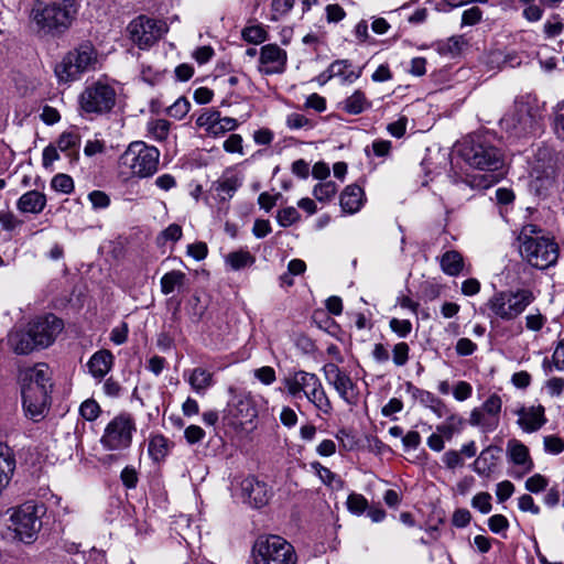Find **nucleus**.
Here are the masks:
<instances>
[{
	"label": "nucleus",
	"instance_id": "obj_64",
	"mask_svg": "<svg viewBox=\"0 0 564 564\" xmlns=\"http://www.w3.org/2000/svg\"><path fill=\"white\" fill-rule=\"evenodd\" d=\"M546 323V317L542 315L539 311L534 314H529L525 316V327L532 332H539L543 328Z\"/></svg>",
	"mask_w": 564,
	"mask_h": 564
},
{
	"label": "nucleus",
	"instance_id": "obj_1",
	"mask_svg": "<svg viewBox=\"0 0 564 564\" xmlns=\"http://www.w3.org/2000/svg\"><path fill=\"white\" fill-rule=\"evenodd\" d=\"M22 404L25 415L40 422L46 415L53 388L50 367L40 362L20 372Z\"/></svg>",
	"mask_w": 564,
	"mask_h": 564
},
{
	"label": "nucleus",
	"instance_id": "obj_19",
	"mask_svg": "<svg viewBox=\"0 0 564 564\" xmlns=\"http://www.w3.org/2000/svg\"><path fill=\"white\" fill-rule=\"evenodd\" d=\"M228 412L234 417L235 425L251 423L258 415L252 398L246 393L236 394L232 398L228 404Z\"/></svg>",
	"mask_w": 564,
	"mask_h": 564
},
{
	"label": "nucleus",
	"instance_id": "obj_4",
	"mask_svg": "<svg viewBox=\"0 0 564 564\" xmlns=\"http://www.w3.org/2000/svg\"><path fill=\"white\" fill-rule=\"evenodd\" d=\"M76 2H34L30 18L39 32L54 33L67 29L76 13Z\"/></svg>",
	"mask_w": 564,
	"mask_h": 564
},
{
	"label": "nucleus",
	"instance_id": "obj_12",
	"mask_svg": "<svg viewBox=\"0 0 564 564\" xmlns=\"http://www.w3.org/2000/svg\"><path fill=\"white\" fill-rule=\"evenodd\" d=\"M169 31L167 24L147 15H139L127 26L131 42L140 50L153 46Z\"/></svg>",
	"mask_w": 564,
	"mask_h": 564
},
{
	"label": "nucleus",
	"instance_id": "obj_56",
	"mask_svg": "<svg viewBox=\"0 0 564 564\" xmlns=\"http://www.w3.org/2000/svg\"><path fill=\"white\" fill-rule=\"evenodd\" d=\"M80 415L87 421H94L99 416L100 406L91 399L84 401L79 406Z\"/></svg>",
	"mask_w": 564,
	"mask_h": 564
},
{
	"label": "nucleus",
	"instance_id": "obj_8",
	"mask_svg": "<svg viewBox=\"0 0 564 564\" xmlns=\"http://www.w3.org/2000/svg\"><path fill=\"white\" fill-rule=\"evenodd\" d=\"M160 151L143 141L129 144L120 156V164L129 169L133 176L145 178L154 175L159 169Z\"/></svg>",
	"mask_w": 564,
	"mask_h": 564
},
{
	"label": "nucleus",
	"instance_id": "obj_35",
	"mask_svg": "<svg viewBox=\"0 0 564 564\" xmlns=\"http://www.w3.org/2000/svg\"><path fill=\"white\" fill-rule=\"evenodd\" d=\"M329 68L334 77H340L349 83L355 82L361 75V70L355 69L348 59H336L329 65Z\"/></svg>",
	"mask_w": 564,
	"mask_h": 564
},
{
	"label": "nucleus",
	"instance_id": "obj_7",
	"mask_svg": "<svg viewBox=\"0 0 564 564\" xmlns=\"http://www.w3.org/2000/svg\"><path fill=\"white\" fill-rule=\"evenodd\" d=\"M535 300L530 289L507 290L495 293L487 302L490 313L506 322L519 317Z\"/></svg>",
	"mask_w": 564,
	"mask_h": 564
},
{
	"label": "nucleus",
	"instance_id": "obj_15",
	"mask_svg": "<svg viewBox=\"0 0 564 564\" xmlns=\"http://www.w3.org/2000/svg\"><path fill=\"white\" fill-rule=\"evenodd\" d=\"M29 324L40 348L51 346L64 328L63 321L54 314H47Z\"/></svg>",
	"mask_w": 564,
	"mask_h": 564
},
{
	"label": "nucleus",
	"instance_id": "obj_60",
	"mask_svg": "<svg viewBox=\"0 0 564 564\" xmlns=\"http://www.w3.org/2000/svg\"><path fill=\"white\" fill-rule=\"evenodd\" d=\"M88 199L94 209H106L110 205V197L102 191L90 192Z\"/></svg>",
	"mask_w": 564,
	"mask_h": 564
},
{
	"label": "nucleus",
	"instance_id": "obj_16",
	"mask_svg": "<svg viewBox=\"0 0 564 564\" xmlns=\"http://www.w3.org/2000/svg\"><path fill=\"white\" fill-rule=\"evenodd\" d=\"M241 497L245 503L259 509L268 505L272 491L264 481L254 476H248L240 482Z\"/></svg>",
	"mask_w": 564,
	"mask_h": 564
},
{
	"label": "nucleus",
	"instance_id": "obj_5",
	"mask_svg": "<svg viewBox=\"0 0 564 564\" xmlns=\"http://www.w3.org/2000/svg\"><path fill=\"white\" fill-rule=\"evenodd\" d=\"M45 513V505L35 500L25 501L14 508L10 516L14 539L25 544L33 543L42 529Z\"/></svg>",
	"mask_w": 564,
	"mask_h": 564
},
{
	"label": "nucleus",
	"instance_id": "obj_31",
	"mask_svg": "<svg viewBox=\"0 0 564 564\" xmlns=\"http://www.w3.org/2000/svg\"><path fill=\"white\" fill-rule=\"evenodd\" d=\"M15 469V458L9 446L0 443V494L9 485Z\"/></svg>",
	"mask_w": 564,
	"mask_h": 564
},
{
	"label": "nucleus",
	"instance_id": "obj_29",
	"mask_svg": "<svg viewBox=\"0 0 564 564\" xmlns=\"http://www.w3.org/2000/svg\"><path fill=\"white\" fill-rule=\"evenodd\" d=\"M46 206V196L39 191L24 193L17 202V208L21 213L40 214Z\"/></svg>",
	"mask_w": 564,
	"mask_h": 564
},
{
	"label": "nucleus",
	"instance_id": "obj_51",
	"mask_svg": "<svg viewBox=\"0 0 564 564\" xmlns=\"http://www.w3.org/2000/svg\"><path fill=\"white\" fill-rule=\"evenodd\" d=\"M239 123L237 119L231 117H221L219 116L215 131L212 133V137H220L226 132L235 131L238 128Z\"/></svg>",
	"mask_w": 564,
	"mask_h": 564
},
{
	"label": "nucleus",
	"instance_id": "obj_25",
	"mask_svg": "<svg viewBox=\"0 0 564 564\" xmlns=\"http://www.w3.org/2000/svg\"><path fill=\"white\" fill-rule=\"evenodd\" d=\"M365 200L366 197L364 189L356 184H351L346 186L340 194L339 203L344 213L355 214L360 210Z\"/></svg>",
	"mask_w": 564,
	"mask_h": 564
},
{
	"label": "nucleus",
	"instance_id": "obj_58",
	"mask_svg": "<svg viewBox=\"0 0 564 564\" xmlns=\"http://www.w3.org/2000/svg\"><path fill=\"white\" fill-rule=\"evenodd\" d=\"M473 508L479 510V512L487 514L491 511V496L488 492H479L474 496L471 500Z\"/></svg>",
	"mask_w": 564,
	"mask_h": 564
},
{
	"label": "nucleus",
	"instance_id": "obj_33",
	"mask_svg": "<svg viewBox=\"0 0 564 564\" xmlns=\"http://www.w3.org/2000/svg\"><path fill=\"white\" fill-rule=\"evenodd\" d=\"M56 147L67 156L77 159L79 155L80 137L75 131H65L59 135Z\"/></svg>",
	"mask_w": 564,
	"mask_h": 564
},
{
	"label": "nucleus",
	"instance_id": "obj_3",
	"mask_svg": "<svg viewBox=\"0 0 564 564\" xmlns=\"http://www.w3.org/2000/svg\"><path fill=\"white\" fill-rule=\"evenodd\" d=\"M520 253L532 267L544 270L556 263L558 246L554 238L544 235L536 225H527L520 235Z\"/></svg>",
	"mask_w": 564,
	"mask_h": 564
},
{
	"label": "nucleus",
	"instance_id": "obj_49",
	"mask_svg": "<svg viewBox=\"0 0 564 564\" xmlns=\"http://www.w3.org/2000/svg\"><path fill=\"white\" fill-rule=\"evenodd\" d=\"M51 186L56 192L69 194L74 191V181L69 175L59 173L52 178Z\"/></svg>",
	"mask_w": 564,
	"mask_h": 564
},
{
	"label": "nucleus",
	"instance_id": "obj_24",
	"mask_svg": "<svg viewBox=\"0 0 564 564\" xmlns=\"http://www.w3.org/2000/svg\"><path fill=\"white\" fill-rule=\"evenodd\" d=\"M500 449L496 446L484 448L473 464V470L481 477H490L495 471Z\"/></svg>",
	"mask_w": 564,
	"mask_h": 564
},
{
	"label": "nucleus",
	"instance_id": "obj_39",
	"mask_svg": "<svg viewBox=\"0 0 564 564\" xmlns=\"http://www.w3.org/2000/svg\"><path fill=\"white\" fill-rule=\"evenodd\" d=\"M420 401L440 419L448 415L451 412L445 402L430 391L422 390L420 392Z\"/></svg>",
	"mask_w": 564,
	"mask_h": 564
},
{
	"label": "nucleus",
	"instance_id": "obj_59",
	"mask_svg": "<svg viewBox=\"0 0 564 564\" xmlns=\"http://www.w3.org/2000/svg\"><path fill=\"white\" fill-rule=\"evenodd\" d=\"M544 451L552 455H558L564 451V441L555 435H547L543 440Z\"/></svg>",
	"mask_w": 564,
	"mask_h": 564
},
{
	"label": "nucleus",
	"instance_id": "obj_27",
	"mask_svg": "<svg viewBox=\"0 0 564 564\" xmlns=\"http://www.w3.org/2000/svg\"><path fill=\"white\" fill-rule=\"evenodd\" d=\"M304 398L323 415L332 414L333 404L319 378Z\"/></svg>",
	"mask_w": 564,
	"mask_h": 564
},
{
	"label": "nucleus",
	"instance_id": "obj_13",
	"mask_svg": "<svg viewBox=\"0 0 564 564\" xmlns=\"http://www.w3.org/2000/svg\"><path fill=\"white\" fill-rule=\"evenodd\" d=\"M135 422L130 414L115 416L106 426L100 443L108 451H121L131 445Z\"/></svg>",
	"mask_w": 564,
	"mask_h": 564
},
{
	"label": "nucleus",
	"instance_id": "obj_21",
	"mask_svg": "<svg viewBox=\"0 0 564 564\" xmlns=\"http://www.w3.org/2000/svg\"><path fill=\"white\" fill-rule=\"evenodd\" d=\"M8 345L18 355H28L39 349L36 339L32 334L30 324L26 329L14 328L8 334Z\"/></svg>",
	"mask_w": 564,
	"mask_h": 564
},
{
	"label": "nucleus",
	"instance_id": "obj_36",
	"mask_svg": "<svg viewBox=\"0 0 564 564\" xmlns=\"http://www.w3.org/2000/svg\"><path fill=\"white\" fill-rule=\"evenodd\" d=\"M171 442L162 434H155L149 441V455L155 462L163 460L170 453Z\"/></svg>",
	"mask_w": 564,
	"mask_h": 564
},
{
	"label": "nucleus",
	"instance_id": "obj_48",
	"mask_svg": "<svg viewBox=\"0 0 564 564\" xmlns=\"http://www.w3.org/2000/svg\"><path fill=\"white\" fill-rule=\"evenodd\" d=\"M346 505L349 512L356 516H361L368 509V500L361 494H350Z\"/></svg>",
	"mask_w": 564,
	"mask_h": 564
},
{
	"label": "nucleus",
	"instance_id": "obj_47",
	"mask_svg": "<svg viewBox=\"0 0 564 564\" xmlns=\"http://www.w3.org/2000/svg\"><path fill=\"white\" fill-rule=\"evenodd\" d=\"M219 116V111L215 109H206L203 113H200L197 117L196 124L199 128H204L207 134L212 135V133L215 131V127Z\"/></svg>",
	"mask_w": 564,
	"mask_h": 564
},
{
	"label": "nucleus",
	"instance_id": "obj_10",
	"mask_svg": "<svg viewBox=\"0 0 564 564\" xmlns=\"http://www.w3.org/2000/svg\"><path fill=\"white\" fill-rule=\"evenodd\" d=\"M254 564H296L293 545L280 535L260 536L253 546Z\"/></svg>",
	"mask_w": 564,
	"mask_h": 564
},
{
	"label": "nucleus",
	"instance_id": "obj_17",
	"mask_svg": "<svg viewBox=\"0 0 564 564\" xmlns=\"http://www.w3.org/2000/svg\"><path fill=\"white\" fill-rule=\"evenodd\" d=\"M288 53L278 44H267L260 50L259 72L264 75L282 74L286 68Z\"/></svg>",
	"mask_w": 564,
	"mask_h": 564
},
{
	"label": "nucleus",
	"instance_id": "obj_11",
	"mask_svg": "<svg viewBox=\"0 0 564 564\" xmlns=\"http://www.w3.org/2000/svg\"><path fill=\"white\" fill-rule=\"evenodd\" d=\"M116 90L100 80L85 87L79 95L80 109L88 115L108 113L116 105Z\"/></svg>",
	"mask_w": 564,
	"mask_h": 564
},
{
	"label": "nucleus",
	"instance_id": "obj_40",
	"mask_svg": "<svg viewBox=\"0 0 564 564\" xmlns=\"http://www.w3.org/2000/svg\"><path fill=\"white\" fill-rule=\"evenodd\" d=\"M240 186L241 180L238 176H224L215 184V191L220 200H227L234 196Z\"/></svg>",
	"mask_w": 564,
	"mask_h": 564
},
{
	"label": "nucleus",
	"instance_id": "obj_57",
	"mask_svg": "<svg viewBox=\"0 0 564 564\" xmlns=\"http://www.w3.org/2000/svg\"><path fill=\"white\" fill-rule=\"evenodd\" d=\"M549 485V480L542 476L541 474H534L533 476L529 477L525 481V489L532 494H539Z\"/></svg>",
	"mask_w": 564,
	"mask_h": 564
},
{
	"label": "nucleus",
	"instance_id": "obj_32",
	"mask_svg": "<svg viewBox=\"0 0 564 564\" xmlns=\"http://www.w3.org/2000/svg\"><path fill=\"white\" fill-rule=\"evenodd\" d=\"M330 386L338 393L339 398L347 404L351 405L357 402V386L349 377V375H343L339 379L335 380V382H333Z\"/></svg>",
	"mask_w": 564,
	"mask_h": 564
},
{
	"label": "nucleus",
	"instance_id": "obj_62",
	"mask_svg": "<svg viewBox=\"0 0 564 564\" xmlns=\"http://www.w3.org/2000/svg\"><path fill=\"white\" fill-rule=\"evenodd\" d=\"M563 29L564 24L558 15H554L544 23V34L549 39L560 35Z\"/></svg>",
	"mask_w": 564,
	"mask_h": 564
},
{
	"label": "nucleus",
	"instance_id": "obj_22",
	"mask_svg": "<svg viewBox=\"0 0 564 564\" xmlns=\"http://www.w3.org/2000/svg\"><path fill=\"white\" fill-rule=\"evenodd\" d=\"M507 455L509 460L522 469L519 477L529 474L534 468V463L530 456L529 448L518 440H510L507 444Z\"/></svg>",
	"mask_w": 564,
	"mask_h": 564
},
{
	"label": "nucleus",
	"instance_id": "obj_26",
	"mask_svg": "<svg viewBox=\"0 0 564 564\" xmlns=\"http://www.w3.org/2000/svg\"><path fill=\"white\" fill-rule=\"evenodd\" d=\"M184 378L187 380L191 388L200 395L215 383L214 375L205 368L197 367L184 372Z\"/></svg>",
	"mask_w": 564,
	"mask_h": 564
},
{
	"label": "nucleus",
	"instance_id": "obj_34",
	"mask_svg": "<svg viewBox=\"0 0 564 564\" xmlns=\"http://www.w3.org/2000/svg\"><path fill=\"white\" fill-rule=\"evenodd\" d=\"M370 107L371 102L361 90H355L341 102V109L349 115H359Z\"/></svg>",
	"mask_w": 564,
	"mask_h": 564
},
{
	"label": "nucleus",
	"instance_id": "obj_28",
	"mask_svg": "<svg viewBox=\"0 0 564 564\" xmlns=\"http://www.w3.org/2000/svg\"><path fill=\"white\" fill-rule=\"evenodd\" d=\"M113 359V355L110 350L101 349L95 352L88 361L89 372L94 378H104L110 371Z\"/></svg>",
	"mask_w": 564,
	"mask_h": 564
},
{
	"label": "nucleus",
	"instance_id": "obj_61",
	"mask_svg": "<svg viewBox=\"0 0 564 564\" xmlns=\"http://www.w3.org/2000/svg\"><path fill=\"white\" fill-rule=\"evenodd\" d=\"M253 376L265 386L272 384L276 380L275 370L270 366H263L253 371Z\"/></svg>",
	"mask_w": 564,
	"mask_h": 564
},
{
	"label": "nucleus",
	"instance_id": "obj_54",
	"mask_svg": "<svg viewBox=\"0 0 564 564\" xmlns=\"http://www.w3.org/2000/svg\"><path fill=\"white\" fill-rule=\"evenodd\" d=\"M389 327L400 338H406L412 332V323L409 319L393 317L389 322Z\"/></svg>",
	"mask_w": 564,
	"mask_h": 564
},
{
	"label": "nucleus",
	"instance_id": "obj_63",
	"mask_svg": "<svg viewBox=\"0 0 564 564\" xmlns=\"http://www.w3.org/2000/svg\"><path fill=\"white\" fill-rule=\"evenodd\" d=\"M488 527L491 532L500 534L509 528L508 519L502 514H494L488 519Z\"/></svg>",
	"mask_w": 564,
	"mask_h": 564
},
{
	"label": "nucleus",
	"instance_id": "obj_30",
	"mask_svg": "<svg viewBox=\"0 0 564 564\" xmlns=\"http://www.w3.org/2000/svg\"><path fill=\"white\" fill-rule=\"evenodd\" d=\"M467 46V40L463 35H454L434 44L435 51L444 57L456 58Z\"/></svg>",
	"mask_w": 564,
	"mask_h": 564
},
{
	"label": "nucleus",
	"instance_id": "obj_44",
	"mask_svg": "<svg viewBox=\"0 0 564 564\" xmlns=\"http://www.w3.org/2000/svg\"><path fill=\"white\" fill-rule=\"evenodd\" d=\"M310 465L324 485L333 486L335 484L337 488L344 487V481L329 468L323 466L319 462H312Z\"/></svg>",
	"mask_w": 564,
	"mask_h": 564
},
{
	"label": "nucleus",
	"instance_id": "obj_6",
	"mask_svg": "<svg viewBox=\"0 0 564 564\" xmlns=\"http://www.w3.org/2000/svg\"><path fill=\"white\" fill-rule=\"evenodd\" d=\"M96 64L97 52L94 45L90 42H84L56 64L54 73L59 83L69 84L78 80L84 73L94 69Z\"/></svg>",
	"mask_w": 564,
	"mask_h": 564
},
{
	"label": "nucleus",
	"instance_id": "obj_9",
	"mask_svg": "<svg viewBox=\"0 0 564 564\" xmlns=\"http://www.w3.org/2000/svg\"><path fill=\"white\" fill-rule=\"evenodd\" d=\"M538 123V109L530 95L517 97L513 109L500 119L501 128L514 137L533 132Z\"/></svg>",
	"mask_w": 564,
	"mask_h": 564
},
{
	"label": "nucleus",
	"instance_id": "obj_43",
	"mask_svg": "<svg viewBox=\"0 0 564 564\" xmlns=\"http://www.w3.org/2000/svg\"><path fill=\"white\" fill-rule=\"evenodd\" d=\"M225 261L235 271L250 267L254 263V257L247 250H238L226 256Z\"/></svg>",
	"mask_w": 564,
	"mask_h": 564
},
{
	"label": "nucleus",
	"instance_id": "obj_14",
	"mask_svg": "<svg viewBox=\"0 0 564 564\" xmlns=\"http://www.w3.org/2000/svg\"><path fill=\"white\" fill-rule=\"evenodd\" d=\"M502 400L497 393L490 394L485 402L471 410L468 423L482 433L494 432L500 424Z\"/></svg>",
	"mask_w": 564,
	"mask_h": 564
},
{
	"label": "nucleus",
	"instance_id": "obj_45",
	"mask_svg": "<svg viewBox=\"0 0 564 564\" xmlns=\"http://www.w3.org/2000/svg\"><path fill=\"white\" fill-rule=\"evenodd\" d=\"M242 39L251 44H261L268 37L267 30L261 25H248L241 31Z\"/></svg>",
	"mask_w": 564,
	"mask_h": 564
},
{
	"label": "nucleus",
	"instance_id": "obj_23",
	"mask_svg": "<svg viewBox=\"0 0 564 564\" xmlns=\"http://www.w3.org/2000/svg\"><path fill=\"white\" fill-rule=\"evenodd\" d=\"M517 414L519 426L527 433L540 430L546 422L542 405L521 408Z\"/></svg>",
	"mask_w": 564,
	"mask_h": 564
},
{
	"label": "nucleus",
	"instance_id": "obj_20",
	"mask_svg": "<svg viewBox=\"0 0 564 564\" xmlns=\"http://www.w3.org/2000/svg\"><path fill=\"white\" fill-rule=\"evenodd\" d=\"M556 173L552 165L540 169H534L532 180L530 182V192L539 197L549 196L556 188Z\"/></svg>",
	"mask_w": 564,
	"mask_h": 564
},
{
	"label": "nucleus",
	"instance_id": "obj_50",
	"mask_svg": "<svg viewBox=\"0 0 564 564\" xmlns=\"http://www.w3.org/2000/svg\"><path fill=\"white\" fill-rule=\"evenodd\" d=\"M191 109V102L185 97H180L167 108V115L177 120L183 119Z\"/></svg>",
	"mask_w": 564,
	"mask_h": 564
},
{
	"label": "nucleus",
	"instance_id": "obj_18",
	"mask_svg": "<svg viewBox=\"0 0 564 564\" xmlns=\"http://www.w3.org/2000/svg\"><path fill=\"white\" fill-rule=\"evenodd\" d=\"M318 380V376L305 370H296L283 378L282 383L288 395L292 399H303Z\"/></svg>",
	"mask_w": 564,
	"mask_h": 564
},
{
	"label": "nucleus",
	"instance_id": "obj_38",
	"mask_svg": "<svg viewBox=\"0 0 564 564\" xmlns=\"http://www.w3.org/2000/svg\"><path fill=\"white\" fill-rule=\"evenodd\" d=\"M445 422L438 424L436 426V431L447 441L452 440L455 434H458L464 425V419L456 414L449 412L448 415H445Z\"/></svg>",
	"mask_w": 564,
	"mask_h": 564
},
{
	"label": "nucleus",
	"instance_id": "obj_2",
	"mask_svg": "<svg viewBox=\"0 0 564 564\" xmlns=\"http://www.w3.org/2000/svg\"><path fill=\"white\" fill-rule=\"evenodd\" d=\"M460 155L470 166L490 172V174L475 176L471 185L480 188H488L499 181V176L494 174L502 166V153L498 149L489 134H473L465 139Z\"/></svg>",
	"mask_w": 564,
	"mask_h": 564
},
{
	"label": "nucleus",
	"instance_id": "obj_46",
	"mask_svg": "<svg viewBox=\"0 0 564 564\" xmlns=\"http://www.w3.org/2000/svg\"><path fill=\"white\" fill-rule=\"evenodd\" d=\"M337 193V185L333 181L321 182L313 188V196L318 202H328Z\"/></svg>",
	"mask_w": 564,
	"mask_h": 564
},
{
	"label": "nucleus",
	"instance_id": "obj_52",
	"mask_svg": "<svg viewBox=\"0 0 564 564\" xmlns=\"http://www.w3.org/2000/svg\"><path fill=\"white\" fill-rule=\"evenodd\" d=\"M410 347L405 341L395 344L392 348V360L397 367H402L409 361Z\"/></svg>",
	"mask_w": 564,
	"mask_h": 564
},
{
	"label": "nucleus",
	"instance_id": "obj_55",
	"mask_svg": "<svg viewBox=\"0 0 564 564\" xmlns=\"http://www.w3.org/2000/svg\"><path fill=\"white\" fill-rule=\"evenodd\" d=\"M223 148L227 153H237L243 155V139L240 134L231 133L223 143Z\"/></svg>",
	"mask_w": 564,
	"mask_h": 564
},
{
	"label": "nucleus",
	"instance_id": "obj_37",
	"mask_svg": "<svg viewBox=\"0 0 564 564\" xmlns=\"http://www.w3.org/2000/svg\"><path fill=\"white\" fill-rule=\"evenodd\" d=\"M441 268L447 275H458L464 268L463 256L455 250L446 251L441 258Z\"/></svg>",
	"mask_w": 564,
	"mask_h": 564
},
{
	"label": "nucleus",
	"instance_id": "obj_53",
	"mask_svg": "<svg viewBox=\"0 0 564 564\" xmlns=\"http://www.w3.org/2000/svg\"><path fill=\"white\" fill-rule=\"evenodd\" d=\"M300 219V213L293 206L282 208L276 215V220L280 226L289 227Z\"/></svg>",
	"mask_w": 564,
	"mask_h": 564
},
{
	"label": "nucleus",
	"instance_id": "obj_41",
	"mask_svg": "<svg viewBox=\"0 0 564 564\" xmlns=\"http://www.w3.org/2000/svg\"><path fill=\"white\" fill-rule=\"evenodd\" d=\"M186 280V274L178 270H172L166 272L160 281L161 292L165 295L173 293L176 289H180L184 285Z\"/></svg>",
	"mask_w": 564,
	"mask_h": 564
},
{
	"label": "nucleus",
	"instance_id": "obj_42",
	"mask_svg": "<svg viewBox=\"0 0 564 564\" xmlns=\"http://www.w3.org/2000/svg\"><path fill=\"white\" fill-rule=\"evenodd\" d=\"M171 123L165 119H152L147 123V131L150 138L156 142L167 139Z\"/></svg>",
	"mask_w": 564,
	"mask_h": 564
}]
</instances>
